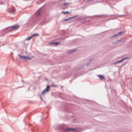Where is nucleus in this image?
<instances>
[{
  "label": "nucleus",
  "instance_id": "obj_1",
  "mask_svg": "<svg viewBox=\"0 0 132 132\" xmlns=\"http://www.w3.org/2000/svg\"><path fill=\"white\" fill-rule=\"evenodd\" d=\"M59 129L60 130L65 132L69 131H76L77 132L78 131V129L77 128L70 127L66 128L65 125L64 124L60 125L59 127Z\"/></svg>",
  "mask_w": 132,
  "mask_h": 132
},
{
  "label": "nucleus",
  "instance_id": "obj_2",
  "mask_svg": "<svg viewBox=\"0 0 132 132\" xmlns=\"http://www.w3.org/2000/svg\"><path fill=\"white\" fill-rule=\"evenodd\" d=\"M19 27V25L18 24H15L14 25L9 27L8 29L6 30H3L1 31V32L2 34L1 35V36H3L4 35L8 32L11 31Z\"/></svg>",
  "mask_w": 132,
  "mask_h": 132
},
{
  "label": "nucleus",
  "instance_id": "obj_3",
  "mask_svg": "<svg viewBox=\"0 0 132 132\" xmlns=\"http://www.w3.org/2000/svg\"><path fill=\"white\" fill-rule=\"evenodd\" d=\"M104 0H87L86 2V3H88V4L91 5H92L95 4L102 3Z\"/></svg>",
  "mask_w": 132,
  "mask_h": 132
},
{
  "label": "nucleus",
  "instance_id": "obj_4",
  "mask_svg": "<svg viewBox=\"0 0 132 132\" xmlns=\"http://www.w3.org/2000/svg\"><path fill=\"white\" fill-rule=\"evenodd\" d=\"M79 16V15H76L75 16H72L71 17H70L68 18L65 19L63 21H68L69 20H71V19H73L76 18L77 17H78Z\"/></svg>",
  "mask_w": 132,
  "mask_h": 132
},
{
  "label": "nucleus",
  "instance_id": "obj_5",
  "mask_svg": "<svg viewBox=\"0 0 132 132\" xmlns=\"http://www.w3.org/2000/svg\"><path fill=\"white\" fill-rule=\"evenodd\" d=\"M97 76L101 80H103L105 79V77L102 75H97Z\"/></svg>",
  "mask_w": 132,
  "mask_h": 132
},
{
  "label": "nucleus",
  "instance_id": "obj_6",
  "mask_svg": "<svg viewBox=\"0 0 132 132\" xmlns=\"http://www.w3.org/2000/svg\"><path fill=\"white\" fill-rule=\"evenodd\" d=\"M93 60V58H92L89 60L85 64V65L87 66L88 65L91 63V61Z\"/></svg>",
  "mask_w": 132,
  "mask_h": 132
},
{
  "label": "nucleus",
  "instance_id": "obj_7",
  "mask_svg": "<svg viewBox=\"0 0 132 132\" xmlns=\"http://www.w3.org/2000/svg\"><path fill=\"white\" fill-rule=\"evenodd\" d=\"M50 88V86L48 85H47L46 88L44 89V90L46 93H47L49 91Z\"/></svg>",
  "mask_w": 132,
  "mask_h": 132
},
{
  "label": "nucleus",
  "instance_id": "obj_8",
  "mask_svg": "<svg viewBox=\"0 0 132 132\" xmlns=\"http://www.w3.org/2000/svg\"><path fill=\"white\" fill-rule=\"evenodd\" d=\"M9 11L10 13L12 14H14L15 13V10H12L11 9H9Z\"/></svg>",
  "mask_w": 132,
  "mask_h": 132
},
{
  "label": "nucleus",
  "instance_id": "obj_9",
  "mask_svg": "<svg viewBox=\"0 0 132 132\" xmlns=\"http://www.w3.org/2000/svg\"><path fill=\"white\" fill-rule=\"evenodd\" d=\"M9 11L10 13L12 14H14L15 13V10H12L11 9H9Z\"/></svg>",
  "mask_w": 132,
  "mask_h": 132
},
{
  "label": "nucleus",
  "instance_id": "obj_10",
  "mask_svg": "<svg viewBox=\"0 0 132 132\" xmlns=\"http://www.w3.org/2000/svg\"><path fill=\"white\" fill-rule=\"evenodd\" d=\"M18 56H19L20 58L22 60L25 59L26 56L23 55L21 56L20 54H19Z\"/></svg>",
  "mask_w": 132,
  "mask_h": 132
},
{
  "label": "nucleus",
  "instance_id": "obj_11",
  "mask_svg": "<svg viewBox=\"0 0 132 132\" xmlns=\"http://www.w3.org/2000/svg\"><path fill=\"white\" fill-rule=\"evenodd\" d=\"M60 43L59 42H52L51 43H50V44L51 45H59Z\"/></svg>",
  "mask_w": 132,
  "mask_h": 132
},
{
  "label": "nucleus",
  "instance_id": "obj_12",
  "mask_svg": "<svg viewBox=\"0 0 132 132\" xmlns=\"http://www.w3.org/2000/svg\"><path fill=\"white\" fill-rule=\"evenodd\" d=\"M31 59V57L30 56H26L25 59L27 60H30Z\"/></svg>",
  "mask_w": 132,
  "mask_h": 132
},
{
  "label": "nucleus",
  "instance_id": "obj_13",
  "mask_svg": "<svg viewBox=\"0 0 132 132\" xmlns=\"http://www.w3.org/2000/svg\"><path fill=\"white\" fill-rule=\"evenodd\" d=\"M40 10H38L36 12V15H37L38 16L40 14Z\"/></svg>",
  "mask_w": 132,
  "mask_h": 132
},
{
  "label": "nucleus",
  "instance_id": "obj_14",
  "mask_svg": "<svg viewBox=\"0 0 132 132\" xmlns=\"http://www.w3.org/2000/svg\"><path fill=\"white\" fill-rule=\"evenodd\" d=\"M76 51V50H72L70 51L69 52H68V53H72L75 52Z\"/></svg>",
  "mask_w": 132,
  "mask_h": 132
},
{
  "label": "nucleus",
  "instance_id": "obj_15",
  "mask_svg": "<svg viewBox=\"0 0 132 132\" xmlns=\"http://www.w3.org/2000/svg\"><path fill=\"white\" fill-rule=\"evenodd\" d=\"M118 36V34H116L115 35H114L113 36H112L111 37L112 38L114 37H117Z\"/></svg>",
  "mask_w": 132,
  "mask_h": 132
},
{
  "label": "nucleus",
  "instance_id": "obj_16",
  "mask_svg": "<svg viewBox=\"0 0 132 132\" xmlns=\"http://www.w3.org/2000/svg\"><path fill=\"white\" fill-rule=\"evenodd\" d=\"M46 93V92L43 90L41 92V94L42 95H44Z\"/></svg>",
  "mask_w": 132,
  "mask_h": 132
},
{
  "label": "nucleus",
  "instance_id": "obj_17",
  "mask_svg": "<svg viewBox=\"0 0 132 132\" xmlns=\"http://www.w3.org/2000/svg\"><path fill=\"white\" fill-rule=\"evenodd\" d=\"M71 12H68V11H67L66 12H64L62 11V13L63 14H65V13H71Z\"/></svg>",
  "mask_w": 132,
  "mask_h": 132
},
{
  "label": "nucleus",
  "instance_id": "obj_18",
  "mask_svg": "<svg viewBox=\"0 0 132 132\" xmlns=\"http://www.w3.org/2000/svg\"><path fill=\"white\" fill-rule=\"evenodd\" d=\"M121 41V40H120V39L118 40L117 41H116L114 42V44H117L118 43H119V42H120Z\"/></svg>",
  "mask_w": 132,
  "mask_h": 132
},
{
  "label": "nucleus",
  "instance_id": "obj_19",
  "mask_svg": "<svg viewBox=\"0 0 132 132\" xmlns=\"http://www.w3.org/2000/svg\"><path fill=\"white\" fill-rule=\"evenodd\" d=\"M69 4V3H63L62 4V5H63V6H67V5L68 4Z\"/></svg>",
  "mask_w": 132,
  "mask_h": 132
},
{
  "label": "nucleus",
  "instance_id": "obj_20",
  "mask_svg": "<svg viewBox=\"0 0 132 132\" xmlns=\"http://www.w3.org/2000/svg\"><path fill=\"white\" fill-rule=\"evenodd\" d=\"M32 36H31L30 37H29V38H27L26 39H27L28 40H30L32 37Z\"/></svg>",
  "mask_w": 132,
  "mask_h": 132
},
{
  "label": "nucleus",
  "instance_id": "obj_21",
  "mask_svg": "<svg viewBox=\"0 0 132 132\" xmlns=\"http://www.w3.org/2000/svg\"><path fill=\"white\" fill-rule=\"evenodd\" d=\"M113 65L116 64L118 63V61H116L114 62L113 63Z\"/></svg>",
  "mask_w": 132,
  "mask_h": 132
},
{
  "label": "nucleus",
  "instance_id": "obj_22",
  "mask_svg": "<svg viewBox=\"0 0 132 132\" xmlns=\"http://www.w3.org/2000/svg\"><path fill=\"white\" fill-rule=\"evenodd\" d=\"M123 32V31H121L118 32V33L117 34H118V35L119 36V35H120Z\"/></svg>",
  "mask_w": 132,
  "mask_h": 132
},
{
  "label": "nucleus",
  "instance_id": "obj_23",
  "mask_svg": "<svg viewBox=\"0 0 132 132\" xmlns=\"http://www.w3.org/2000/svg\"><path fill=\"white\" fill-rule=\"evenodd\" d=\"M38 34H37V33H35L33 34L31 36H32V37H33V36H36V35H38Z\"/></svg>",
  "mask_w": 132,
  "mask_h": 132
},
{
  "label": "nucleus",
  "instance_id": "obj_24",
  "mask_svg": "<svg viewBox=\"0 0 132 132\" xmlns=\"http://www.w3.org/2000/svg\"><path fill=\"white\" fill-rule=\"evenodd\" d=\"M51 86L53 87H55L56 86V85H54L53 83L51 84Z\"/></svg>",
  "mask_w": 132,
  "mask_h": 132
},
{
  "label": "nucleus",
  "instance_id": "obj_25",
  "mask_svg": "<svg viewBox=\"0 0 132 132\" xmlns=\"http://www.w3.org/2000/svg\"><path fill=\"white\" fill-rule=\"evenodd\" d=\"M123 58V59H124V60H125L127 59H128V57H125V58Z\"/></svg>",
  "mask_w": 132,
  "mask_h": 132
},
{
  "label": "nucleus",
  "instance_id": "obj_26",
  "mask_svg": "<svg viewBox=\"0 0 132 132\" xmlns=\"http://www.w3.org/2000/svg\"><path fill=\"white\" fill-rule=\"evenodd\" d=\"M118 61V63H120V62H121V60H117Z\"/></svg>",
  "mask_w": 132,
  "mask_h": 132
},
{
  "label": "nucleus",
  "instance_id": "obj_27",
  "mask_svg": "<svg viewBox=\"0 0 132 132\" xmlns=\"http://www.w3.org/2000/svg\"><path fill=\"white\" fill-rule=\"evenodd\" d=\"M124 60V59H123V58H122V59L121 60V62H122Z\"/></svg>",
  "mask_w": 132,
  "mask_h": 132
},
{
  "label": "nucleus",
  "instance_id": "obj_28",
  "mask_svg": "<svg viewBox=\"0 0 132 132\" xmlns=\"http://www.w3.org/2000/svg\"><path fill=\"white\" fill-rule=\"evenodd\" d=\"M82 20L83 21H85V20H86V19H83Z\"/></svg>",
  "mask_w": 132,
  "mask_h": 132
},
{
  "label": "nucleus",
  "instance_id": "obj_29",
  "mask_svg": "<svg viewBox=\"0 0 132 132\" xmlns=\"http://www.w3.org/2000/svg\"><path fill=\"white\" fill-rule=\"evenodd\" d=\"M40 95V96H40V99H41L42 100H43L42 98V97L41 96V95Z\"/></svg>",
  "mask_w": 132,
  "mask_h": 132
},
{
  "label": "nucleus",
  "instance_id": "obj_30",
  "mask_svg": "<svg viewBox=\"0 0 132 132\" xmlns=\"http://www.w3.org/2000/svg\"><path fill=\"white\" fill-rule=\"evenodd\" d=\"M76 120V119H74L73 121V122L75 121ZM72 122H73V121H72Z\"/></svg>",
  "mask_w": 132,
  "mask_h": 132
},
{
  "label": "nucleus",
  "instance_id": "obj_31",
  "mask_svg": "<svg viewBox=\"0 0 132 132\" xmlns=\"http://www.w3.org/2000/svg\"><path fill=\"white\" fill-rule=\"evenodd\" d=\"M84 65H83L82 66V67L81 68H82L84 67Z\"/></svg>",
  "mask_w": 132,
  "mask_h": 132
},
{
  "label": "nucleus",
  "instance_id": "obj_32",
  "mask_svg": "<svg viewBox=\"0 0 132 132\" xmlns=\"http://www.w3.org/2000/svg\"><path fill=\"white\" fill-rule=\"evenodd\" d=\"M28 125L29 126H29H31V125H29L28 124Z\"/></svg>",
  "mask_w": 132,
  "mask_h": 132
},
{
  "label": "nucleus",
  "instance_id": "obj_33",
  "mask_svg": "<svg viewBox=\"0 0 132 132\" xmlns=\"http://www.w3.org/2000/svg\"><path fill=\"white\" fill-rule=\"evenodd\" d=\"M29 88H28V90H29Z\"/></svg>",
  "mask_w": 132,
  "mask_h": 132
},
{
  "label": "nucleus",
  "instance_id": "obj_34",
  "mask_svg": "<svg viewBox=\"0 0 132 132\" xmlns=\"http://www.w3.org/2000/svg\"><path fill=\"white\" fill-rule=\"evenodd\" d=\"M1 4H3V3H1Z\"/></svg>",
  "mask_w": 132,
  "mask_h": 132
},
{
  "label": "nucleus",
  "instance_id": "obj_35",
  "mask_svg": "<svg viewBox=\"0 0 132 132\" xmlns=\"http://www.w3.org/2000/svg\"><path fill=\"white\" fill-rule=\"evenodd\" d=\"M21 80L22 81H23V80L22 79H21Z\"/></svg>",
  "mask_w": 132,
  "mask_h": 132
}]
</instances>
